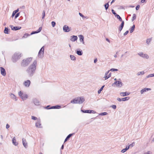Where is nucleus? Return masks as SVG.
<instances>
[{
  "label": "nucleus",
  "mask_w": 154,
  "mask_h": 154,
  "mask_svg": "<svg viewBox=\"0 0 154 154\" xmlns=\"http://www.w3.org/2000/svg\"><path fill=\"white\" fill-rule=\"evenodd\" d=\"M37 61L35 60L26 70V72L29 76H32L35 73L36 69Z\"/></svg>",
  "instance_id": "nucleus-1"
},
{
  "label": "nucleus",
  "mask_w": 154,
  "mask_h": 154,
  "mask_svg": "<svg viewBox=\"0 0 154 154\" xmlns=\"http://www.w3.org/2000/svg\"><path fill=\"white\" fill-rule=\"evenodd\" d=\"M32 60L31 57L28 58L23 59L21 63V66L23 67H26L28 66Z\"/></svg>",
  "instance_id": "nucleus-2"
},
{
  "label": "nucleus",
  "mask_w": 154,
  "mask_h": 154,
  "mask_svg": "<svg viewBox=\"0 0 154 154\" xmlns=\"http://www.w3.org/2000/svg\"><path fill=\"white\" fill-rule=\"evenodd\" d=\"M44 46H43L40 50L38 54V57L39 58H42L44 57Z\"/></svg>",
  "instance_id": "nucleus-3"
},
{
  "label": "nucleus",
  "mask_w": 154,
  "mask_h": 154,
  "mask_svg": "<svg viewBox=\"0 0 154 154\" xmlns=\"http://www.w3.org/2000/svg\"><path fill=\"white\" fill-rule=\"evenodd\" d=\"M20 54H19V53H15L12 57V61L15 62L16 60L19 59L21 57Z\"/></svg>",
  "instance_id": "nucleus-4"
},
{
  "label": "nucleus",
  "mask_w": 154,
  "mask_h": 154,
  "mask_svg": "<svg viewBox=\"0 0 154 154\" xmlns=\"http://www.w3.org/2000/svg\"><path fill=\"white\" fill-rule=\"evenodd\" d=\"M75 102L77 103H79L81 104L82 103L85 101L84 99L81 97H80L77 98H75Z\"/></svg>",
  "instance_id": "nucleus-5"
},
{
  "label": "nucleus",
  "mask_w": 154,
  "mask_h": 154,
  "mask_svg": "<svg viewBox=\"0 0 154 154\" xmlns=\"http://www.w3.org/2000/svg\"><path fill=\"white\" fill-rule=\"evenodd\" d=\"M138 54L140 57H142L143 58L146 59H148L149 57L148 55L147 54H145L143 53L142 52H140Z\"/></svg>",
  "instance_id": "nucleus-6"
},
{
  "label": "nucleus",
  "mask_w": 154,
  "mask_h": 154,
  "mask_svg": "<svg viewBox=\"0 0 154 154\" xmlns=\"http://www.w3.org/2000/svg\"><path fill=\"white\" fill-rule=\"evenodd\" d=\"M9 95L10 98L13 100L15 101H16L17 100V97L14 94L11 93L9 94Z\"/></svg>",
  "instance_id": "nucleus-7"
},
{
  "label": "nucleus",
  "mask_w": 154,
  "mask_h": 154,
  "mask_svg": "<svg viewBox=\"0 0 154 154\" xmlns=\"http://www.w3.org/2000/svg\"><path fill=\"white\" fill-rule=\"evenodd\" d=\"M31 83V82L29 80H27L25 81L23 83V85L26 87H28Z\"/></svg>",
  "instance_id": "nucleus-8"
},
{
  "label": "nucleus",
  "mask_w": 154,
  "mask_h": 154,
  "mask_svg": "<svg viewBox=\"0 0 154 154\" xmlns=\"http://www.w3.org/2000/svg\"><path fill=\"white\" fill-rule=\"evenodd\" d=\"M63 29L65 32H68L70 31V28L67 25H65L63 26Z\"/></svg>",
  "instance_id": "nucleus-9"
},
{
  "label": "nucleus",
  "mask_w": 154,
  "mask_h": 154,
  "mask_svg": "<svg viewBox=\"0 0 154 154\" xmlns=\"http://www.w3.org/2000/svg\"><path fill=\"white\" fill-rule=\"evenodd\" d=\"M35 126L36 127L38 128H42L40 119H39L37 120V122L35 123Z\"/></svg>",
  "instance_id": "nucleus-10"
},
{
  "label": "nucleus",
  "mask_w": 154,
  "mask_h": 154,
  "mask_svg": "<svg viewBox=\"0 0 154 154\" xmlns=\"http://www.w3.org/2000/svg\"><path fill=\"white\" fill-rule=\"evenodd\" d=\"M109 71H108L106 72L105 73V76H104V78H105V80H106L108 78H109L111 76V73H110L108 75V74L109 73Z\"/></svg>",
  "instance_id": "nucleus-11"
},
{
  "label": "nucleus",
  "mask_w": 154,
  "mask_h": 154,
  "mask_svg": "<svg viewBox=\"0 0 154 154\" xmlns=\"http://www.w3.org/2000/svg\"><path fill=\"white\" fill-rule=\"evenodd\" d=\"M0 70L1 74L3 76H5L6 74V73L4 68L2 67H0Z\"/></svg>",
  "instance_id": "nucleus-12"
},
{
  "label": "nucleus",
  "mask_w": 154,
  "mask_h": 154,
  "mask_svg": "<svg viewBox=\"0 0 154 154\" xmlns=\"http://www.w3.org/2000/svg\"><path fill=\"white\" fill-rule=\"evenodd\" d=\"M10 27L11 28V29L12 30H18L20 29L21 27H18V26H14L12 25H11L10 26Z\"/></svg>",
  "instance_id": "nucleus-13"
},
{
  "label": "nucleus",
  "mask_w": 154,
  "mask_h": 154,
  "mask_svg": "<svg viewBox=\"0 0 154 154\" xmlns=\"http://www.w3.org/2000/svg\"><path fill=\"white\" fill-rule=\"evenodd\" d=\"M79 40L80 42H82L83 44H85V42H84V37L82 35H79Z\"/></svg>",
  "instance_id": "nucleus-14"
},
{
  "label": "nucleus",
  "mask_w": 154,
  "mask_h": 154,
  "mask_svg": "<svg viewBox=\"0 0 154 154\" xmlns=\"http://www.w3.org/2000/svg\"><path fill=\"white\" fill-rule=\"evenodd\" d=\"M78 38L77 36L73 35L70 37V40L72 42H75L77 40Z\"/></svg>",
  "instance_id": "nucleus-15"
},
{
  "label": "nucleus",
  "mask_w": 154,
  "mask_h": 154,
  "mask_svg": "<svg viewBox=\"0 0 154 154\" xmlns=\"http://www.w3.org/2000/svg\"><path fill=\"white\" fill-rule=\"evenodd\" d=\"M42 27H40L38 29L37 31H33V32H31V35H32V34H36V33H37L39 32H40L42 30Z\"/></svg>",
  "instance_id": "nucleus-16"
},
{
  "label": "nucleus",
  "mask_w": 154,
  "mask_h": 154,
  "mask_svg": "<svg viewBox=\"0 0 154 154\" xmlns=\"http://www.w3.org/2000/svg\"><path fill=\"white\" fill-rule=\"evenodd\" d=\"M124 21H122L121 24L120 25L119 28V30L120 32L122 30L124 27Z\"/></svg>",
  "instance_id": "nucleus-17"
},
{
  "label": "nucleus",
  "mask_w": 154,
  "mask_h": 154,
  "mask_svg": "<svg viewBox=\"0 0 154 154\" xmlns=\"http://www.w3.org/2000/svg\"><path fill=\"white\" fill-rule=\"evenodd\" d=\"M22 142L23 144V146L25 148H27L28 146L27 143L26 141V140L25 139L23 138L22 139Z\"/></svg>",
  "instance_id": "nucleus-18"
},
{
  "label": "nucleus",
  "mask_w": 154,
  "mask_h": 154,
  "mask_svg": "<svg viewBox=\"0 0 154 154\" xmlns=\"http://www.w3.org/2000/svg\"><path fill=\"white\" fill-rule=\"evenodd\" d=\"M151 90V89L150 88H145L142 89L140 91V93L141 94H143L144 92L148 91H150Z\"/></svg>",
  "instance_id": "nucleus-19"
},
{
  "label": "nucleus",
  "mask_w": 154,
  "mask_h": 154,
  "mask_svg": "<svg viewBox=\"0 0 154 154\" xmlns=\"http://www.w3.org/2000/svg\"><path fill=\"white\" fill-rule=\"evenodd\" d=\"M76 53L78 55L80 56L82 55L83 54L82 51L81 50H80L79 49H77Z\"/></svg>",
  "instance_id": "nucleus-20"
},
{
  "label": "nucleus",
  "mask_w": 154,
  "mask_h": 154,
  "mask_svg": "<svg viewBox=\"0 0 154 154\" xmlns=\"http://www.w3.org/2000/svg\"><path fill=\"white\" fill-rule=\"evenodd\" d=\"M33 102L36 105H39L40 104V102L38 100L34 99L33 100Z\"/></svg>",
  "instance_id": "nucleus-21"
},
{
  "label": "nucleus",
  "mask_w": 154,
  "mask_h": 154,
  "mask_svg": "<svg viewBox=\"0 0 154 154\" xmlns=\"http://www.w3.org/2000/svg\"><path fill=\"white\" fill-rule=\"evenodd\" d=\"M21 98L23 100H26L28 98V95L27 94H23Z\"/></svg>",
  "instance_id": "nucleus-22"
},
{
  "label": "nucleus",
  "mask_w": 154,
  "mask_h": 154,
  "mask_svg": "<svg viewBox=\"0 0 154 154\" xmlns=\"http://www.w3.org/2000/svg\"><path fill=\"white\" fill-rule=\"evenodd\" d=\"M120 94L121 96L124 97L129 95V93H128L127 92H121L120 93Z\"/></svg>",
  "instance_id": "nucleus-23"
},
{
  "label": "nucleus",
  "mask_w": 154,
  "mask_h": 154,
  "mask_svg": "<svg viewBox=\"0 0 154 154\" xmlns=\"http://www.w3.org/2000/svg\"><path fill=\"white\" fill-rule=\"evenodd\" d=\"M12 142L15 145V146H17L18 145V143L16 142V140L15 138V137H14L12 140Z\"/></svg>",
  "instance_id": "nucleus-24"
},
{
  "label": "nucleus",
  "mask_w": 154,
  "mask_h": 154,
  "mask_svg": "<svg viewBox=\"0 0 154 154\" xmlns=\"http://www.w3.org/2000/svg\"><path fill=\"white\" fill-rule=\"evenodd\" d=\"M70 134L68 135L66 138L64 142H66L73 134Z\"/></svg>",
  "instance_id": "nucleus-25"
},
{
  "label": "nucleus",
  "mask_w": 154,
  "mask_h": 154,
  "mask_svg": "<svg viewBox=\"0 0 154 154\" xmlns=\"http://www.w3.org/2000/svg\"><path fill=\"white\" fill-rule=\"evenodd\" d=\"M122 83L121 81H118V82L117 84V87L119 88H120L122 86Z\"/></svg>",
  "instance_id": "nucleus-26"
},
{
  "label": "nucleus",
  "mask_w": 154,
  "mask_h": 154,
  "mask_svg": "<svg viewBox=\"0 0 154 154\" xmlns=\"http://www.w3.org/2000/svg\"><path fill=\"white\" fill-rule=\"evenodd\" d=\"M19 11V8H18L16 10H15V11H14L13 13H12V17H13L15 15V14H17V13Z\"/></svg>",
  "instance_id": "nucleus-27"
},
{
  "label": "nucleus",
  "mask_w": 154,
  "mask_h": 154,
  "mask_svg": "<svg viewBox=\"0 0 154 154\" xmlns=\"http://www.w3.org/2000/svg\"><path fill=\"white\" fill-rule=\"evenodd\" d=\"M135 28V26L134 25L132 26V27L130 29V32L131 33H132L134 31V30Z\"/></svg>",
  "instance_id": "nucleus-28"
},
{
  "label": "nucleus",
  "mask_w": 154,
  "mask_h": 154,
  "mask_svg": "<svg viewBox=\"0 0 154 154\" xmlns=\"http://www.w3.org/2000/svg\"><path fill=\"white\" fill-rule=\"evenodd\" d=\"M70 57L71 60H76V57L74 56L73 55H70Z\"/></svg>",
  "instance_id": "nucleus-29"
},
{
  "label": "nucleus",
  "mask_w": 154,
  "mask_h": 154,
  "mask_svg": "<svg viewBox=\"0 0 154 154\" xmlns=\"http://www.w3.org/2000/svg\"><path fill=\"white\" fill-rule=\"evenodd\" d=\"M60 106L59 105H56L55 106H53L51 107V109H60Z\"/></svg>",
  "instance_id": "nucleus-30"
},
{
  "label": "nucleus",
  "mask_w": 154,
  "mask_h": 154,
  "mask_svg": "<svg viewBox=\"0 0 154 154\" xmlns=\"http://www.w3.org/2000/svg\"><path fill=\"white\" fill-rule=\"evenodd\" d=\"M130 99L129 97H127L122 98V100L123 101H126Z\"/></svg>",
  "instance_id": "nucleus-31"
},
{
  "label": "nucleus",
  "mask_w": 154,
  "mask_h": 154,
  "mask_svg": "<svg viewBox=\"0 0 154 154\" xmlns=\"http://www.w3.org/2000/svg\"><path fill=\"white\" fill-rule=\"evenodd\" d=\"M154 77V73L149 74L147 76H146V78H149L152 77Z\"/></svg>",
  "instance_id": "nucleus-32"
},
{
  "label": "nucleus",
  "mask_w": 154,
  "mask_h": 154,
  "mask_svg": "<svg viewBox=\"0 0 154 154\" xmlns=\"http://www.w3.org/2000/svg\"><path fill=\"white\" fill-rule=\"evenodd\" d=\"M144 74V72L143 71L138 72V73H137V75H143Z\"/></svg>",
  "instance_id": "nucleus-33"
},
{
  "label": "nucleus",
  "mask_w": 154,
  "mask_h": 154,
  "mask_svg": "<svg viewBox=\"0 0 154 154\" xmlns=\"http://www.w3.org/2000/svg\"><path fill=\"white\" fill-rule=\"evenodd\" d=\"M104 85L103 86L100 88L98 90V93L99 94H100L101 93V91L103 90V88L104 87Z\"/></svg>",
  "instance_id": "nucleus-34"
},
{
  "label": "nucleus",
  "mask_w": 154,
  "mask_h": 154,
  "mask_svg": "<svg viewBox=\"0 0 154 154\" xmlns=\"http://www.w3.org/2000/svg\"><path fill=\"white\" fill-rule=\"evenodd\" d=\"M81 111L83 113H90L89 110H84L82 109Z\"/></svg>",
  "instance_id": "nucleus-35"
},
{
  "label": "nucleus",
  "mask_w": 154,
  "mask_h": 154,
  "mask_svg": "<svg viewBox=\"0 0 154 154\" xmlns=\"http://www.w3.org/2000/svg\"><path fill=\"white\" fill-rule=\"evenodd\" d=\"M109 2L106 3L105 5L104 6L106 10H107L109 7Z\"/></svg>",
  "instance_id": "nucleus-36"
},
{
  "label": "nucleus",
  "mask_w": 154,
  "mask_h": 154,
  "mask_svg": "<svg viewBox=\"0 0 154 154\" xmlns=\"http://www.w3.org/2000/svg\"><path fill=\"white\" fill-rule=\"evenodd\" d=\"M136 15L134 14H133V16L131 19V20L132 21H133L134 20H135L136 19Z\"/></svg>",
  "instance_id": "nucleus-37"
},
{
  "label": "nucleus",
  "mask_w": 154,
  "mask_h": 154,
  "mask_svg": "<svg viewBox=\"0 0 154 154\" xmlns=\"http://www.w3.org/2000/svg\"><path fill=\"white\" fill-rule=\"evenodd\" d=\"M8 29L7 28L5 27L4 30V32L5 33H8Z\"/></svg>",
  "instance_id": "nucleus-38"
},
{
  "label": "nucleus",
  "mask_w": 154,
  "mask_h": 154,
  "mask_svg": "<svg viewBox=\"0 0 154 154\" xmlns=\"http://www.w3.org/2000/svg\"><path fill=\"white\" fill-rule=\"evenodd\" d=\"M116 17L119 19V20L120 21H122V20L121 17L118 14H117Z\"/></svg>",
  "instance_id": "nucleus-39"
},
{
  "label": "nucleus",
  "mask_w": 154,
  "mask_h": 154,
  "mask_svg": "<svg viewBox=\"0 0 154 154\" xmlns=\"http://www.w3.org/2000/svg\"><path fill=\"white\" fill-rule=\"evenodd\" d=\"M107 114V113L106 112H102L99 114V115L100 116H104Z\"/></svg>",
  "instance_id": "nucleus-40"
},
{
  "label": "nucleus",
  "mask_w": 154,
  "mask_h": 154,
  "mask_svg": "<svg viewBox=\"0 0 154 154\" xmlns=\"http://www.w3.org/2000/svg\"><path fill=\"white\" fill-rule=\"evenodd\" d=\"M23 94V92H22L21 91H19L18 93L19 96H20L21 97Z\"/></svg>",
  "instance_id": "nucleus-41"
},
{
  "label": "nucleus",
  "mask_w": 154,
  "mask_h": 154,
  "mask_svg": "<svg viewBox=\"0 0 154 154\" xmlns=\"http://www.w3.org/2000/svg\"><path fill=\"white\" fill-rule=\"evenodd\" d=\"M42 18L43 19L45 16V12L44 11H43L42 14Z\"/></svg>",
  "instance_id": "nucleus-42"
},
{
  "label": "nucleus",
  "mask_w": 154,
  "mask_h": 154,
  "mask_svg": "<svg viewBox=\"0 0 154 154\" xmlns=\"http://www.w3.org/2000/svg\"><path fill=\"white\" fill-rule=\"evenodd\" d=\"M31 119H33V120H36L37 119V118L35 116H32L31 117Z\"/></svg>",
  "instance_id": "nucleus-43"
},
{
  "label": "nucleus",
  "mask_w": 154,
  "mask_h": 154,
  "mask_svg": "<svg viewBox=\"0 0 154 154\" xmlns=\"http://www.w3.org/2000/svg\"><path fill=\"white\" fill-rule=\"evenodd\" d=\"M134 145H135V143L134 142H133L131 144H130L129 146L130 147H132Z\"/></svg>",
  "instance_id": "nucleus-44"
},
{
  "label": "nucleus",
  "mask_w": 154,
  "mask_h": 154,
  "mask_svg": "<svg viewBox=\"0 0 154 154\" xmlns=\"http://www.w3.org/2000/svg\"><path fill=\"white\" fill-rule=\"evenodd\" d=\"M20 14V13H17L15 16V18L16 19L19 16Z\"/></svg>",
  "instance_id": "nucleus-45"
},
{
  "label": "nucleus",
  "mask_w": 154,
  "mask_h": 154,
  "mask_svg": "<svg viewBox=\"0 0 154 154\" xmlns=\"http://www.w3.org/2000/svg\"><path fill=\"white\" fill-rule=\"evenodd\" d=\"M71 103H77V102H75V98L73 99L71 101Z\"/></svg>",
  "instance_id": "nucleus-46"
},
{
  "label": "nucleus",
  "mask_w": 154,
  "mask_h": 154,
  "mask_svg": "<svg viewBox=\"0 0 154 154\" xmlns=\"http://www.w3.org/2000/svg\"><path fill=\"white\" fill-rule=\"evenodd\" d=\"M118 70V69H117L112 68L110 69V71H116Z\"/></svg>",
  "instance_id": "nucleus-47"
},
{
  "label": "nucleus",
  "mask_w": 154,
  "mask_h": 154,
  "mask_svg": "<svg viewBox=\"0 0 154 154\" xmlns=\"http://www.w3.org/2000/svg\"><path fill=\"white\" fill-rule=\"evenodd\" d=\"M112 14H114L115 16H116L117 15V14H116V13L115 12V11L113 10L112 9Z\"/></svg>",
  "instance_id": "nucleus-48"
},
{
  "label": "nucleus",
  "mask_w": 154,
  "mask_h": 154,
  "mask_svg": "<svg viewBox=\"0 0 154 154\" xmlns=\"http://www.w3.org/2000/svg\"><path fill=\"white\" fill-rule=\"evenodd\" d=\"M51 24H52V26L53 27H54L55 26V25L56 24V23L54 21H52L51 22Z\"/></svg>",
  "instance_id": "nucleus-49"
},
{
  "label": "nucleus",
  "mask_w": 154,
  "mask_h": 154,
  "mask_svg": "<svg viewBox=\"0 0 154 154\" xmlns=\"http://www.w3.org/2000/svg\"><path fill=\"white\" fill-rule=\"evenodd\" d=\"M111 107L114 109H116V106L115 105H112L111 106Z\"/></svg>",
  "instance_id": "nucleus-50"
},
{
  "label": "nucleus",
  "mask_w": 154,
  "mask_h": 154,
  "mask_svg": "<svg viewBox=\"0 0 154 154\" xmlns=\"http://www.w3.org/2000/svg\"><path fill=\"white\" fill-rule=\"evenodd\" d=\"M29 35L27 33H26L25 34L23 35V37L26 38Z\"/></svg>",
  "instance_id": "nucleus-51"
},
{
  "label": "nucleus",
  "mask_w": 154,
  "mask_h": 154,
  "mask_svg": "<svg viewBox=\"0 0 154 154\" xmlns=\"http://www.w3.org/2000/svg\"><path fill=\"white\" fill-rule=\"evenodd\" d=\"M150 39H148L146 40V42L148 44H149L150 42Z\"/></svg>",
  "instance_id": "nucleus-52"
},
{
  "label": "nucleus",
  "mask_w": 154,
  "mask_h": 154,
  "mask_svg": "<svg viewBox=\"0 0 154 154\" xmlns=\"http://www.w3.org/2000/svg\"><path fill=\"white\" fill-rule=\"evenodd\" d=\"M152 152L150 151H147L146 152H145L144 154H152Z\"/></svg>",
  "instance_id": "nucleus-53"
},
{
  "label": "nucleus",
  "mask_w": 154,
  "mask_h": 154,
  "mask_svg": "<svg viewBox=\"0 0 154 154\" xmlns=\"http://www.w3.org/2000/svg\"><path fill=\"white\" fill-rule=\"evenodd\" d=\"M89 112H90V113H95L96 112L94 110H89Z\"/></svg>",
  "instance_id": "nucleus-54"
},
{
  "label": "nucleus",
  "mask_w": 154,
  "mask_h": 154,
  "mask_svg": "<svg viewBox=\"0 0 154 154\" xmlns=\"http://www.w3.org/2000/svg\"><path fill=\"white\" fill-rule=\"evenodd\" d=\"M126 150L125 149H124L121 150V152L122 153H124L126 151Z\"/></svg>",
  "instance_id": "nucleus-55"
},
{
  "label": "nucleus",
  "mask_w": 154,
  "mask_h": 154,
  "mask_svg": "<svg viewBox=\"0 0 154 154\" xmlns=\"http://www.w3.org/2000/svg\"><path fill=\"white\" fill-rule=\"evenodd\" d=\"M128 33V31L127 30V31H126V32L125 33H124V35H126Z\"/></svg>",
  "instance_id": "nucleus-56"
},
{
  "label": "nucleus",
  "mask_w": 154,
  "mask_h": 154,
  "mask_svg": "<svg viewBox=\"0 0 154 154\" xmlns=\"http://www.w3.org/2000/svg\"><path fill=\"white\" fill-rule=\"evenodd\" d=\"M140 8V6L139 5H137L136 7V9L137 10H138Z\"/></svg>",
  "instance_id": "nucleus-57"
},
{
  "label": "nucleus",
  "mask_w": 154,
  "mask_h": 154,
  "mask_svg": "<svg viewBox=\"0 0 154 154\" xmlns=\"http://www.w3.org/2000/svg\"><path fill=\"white\" fill-rule=\"evenodd\" d=\"M6 127L7 129H8L10 127V125L8 124H7L6 125Z\"/></svg>",
  "instance_id": "nucleus-58"
},
{
  "label": "nucleus",
  "mask_w": 154,
  "mask_h": 154,
  "mask_svg": "<svg viewBox=\"0 0 154 154\" xmlns=\"http://www.w3.org/2000/svg\"><path fill=\"white\" fill-rule=\"evenodd\" d=\"M117 100H118V101H119L120 102L122 100V99H121L120 98H119V97L117 98Z\"/></svg>",
  "instance_id": "nucleus-59"
},
{
  "label": "nucleus",
  "mask_w": 154,
  "mask_h": 154,
  "mask_svg": "<svg viewBox=\"0 0 154 154\" xmlns=\"http://www.w3.org/2000/svg\"><path fill=\"white\" fill-rule=\"evenodd\" d=\"M79 14L80 15V16H81L82 17H84V16L83 15H82L81 13H79Z\"/></svg>",
  "instance_id": "nucleus-60"
},
{
  "label": "nucleus",
  "mask_w": 154,
  "mask_h": 154,
  "mask_svg": "<svg viewBox=\"0 0 154 154\" xmlns=\"http://www.w3.org/2000/svg\"><path fill=\"white\" fill-rule=\"evenodd\" d=\"M118 81H116L114 83L112 84V86H113L114 85H116Z\"/></svg>",
  "instance_id": "nucleus-61"
},
{
  "label": "nucleus",
  "mask_w": 154,
  "mask_h": 154,
  "mask_svg": "<svg viewBox=\"0 0 154 154\" xmlns=\"http://www.w3.org/2000/svg\"><path fill=\"white\" fill-rule=\"evenodd\" d=\"M129 147H130L129 146H126L125 149L126 150H127L129 149Z\"/></svg>",
  "instance_id": "nucleus-62"
},
{
  "label": "nucleus",
  "mask_w": 154,
  "mask_h": 154,
  "mask_svg": "<svg viewBox=\"0 0 154 154\" xmlns=\"http://www.w3.org/2000/svg\"><path fill=\"white\" fill-rule=\"evenodd\" d=\"M97 61V58H96L94 60V63H96Z\"/></svg>",
  "instance_id": "nucleus-63"
},
{
  "label": "nucleus",
  "mask_w": 154,
  "mask_h": 154,
  "mask_svg": "<svg viewBox=\"0 0 154 154\" xmlns=\"http://www.w3.org/2000/svg\"><path fill=\"white\" fill-rule=\"evenodd\" d=\"M106 40L109 43L110 42V40L108 38H106Z\"/></svg>",
  "instance_id": "nucleus-64"
}]
</instances>
